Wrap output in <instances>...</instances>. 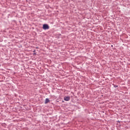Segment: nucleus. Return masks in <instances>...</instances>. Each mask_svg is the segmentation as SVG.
Segmentation results:
<instances>
[{
	"instance_id": "20e7f679",
	"label": "nucleus",
	"mask_w": 130,
	"mask_h": 130,
	"mask_svg": "<svg viewBox=\"0 0 130 130\" xmlns=\"http://www.w3.org/2000/svg\"><path fill=\"white\" fill-rule=\"evenodd\" d=\"M118 87V86H117V85L114 86V87H115V88H116V87Z\"/></svg>"
},
{
	"instance_id": "f257e3e1",
	"label": "nucleus",
	"mask_w": 130,
	"mask_h": 130,
	"mask_svg": "<svg viewBox=\"0 0 130 130\" xmlns=\"http://www.w3.org/2000/svg\"><path fill=\"white\" fill-rule=\"evenodd\" d=\"M43 29L44 30H48V29H49V26L47 24H44L43 25Z\"/></svg>"
},
{
	"instance_id": "7ed1b4c3",
	"label": "nucleus",
	"mask_w": 130,
	"mask_h": 130,
	"mask_svg": "<svg viewBox=\"0 0 130 130\" xmlns=\"http://www.w3.org/2000/svg\"><path fill=\"white\" fill-rule=\"evenodd\" d=\"M48 102H49V99H46L45 101V104H47V103H48Z\"/></svg>"
},
{
	"instance_id": "f03ea898",
	"label": "nucleus",
	"mask_w": 130,
	"mask_h": 130,
	"mask_svg": "<svg viewBox=\"0 0 130 130\" xmlns=\"http://www.w3.org/2000/svg\"><path fill=\"white\" fill-rule=\"evenodd\" d=\"M64 101H70L71 100V97L70 96H65L64 98Z\"/></svg>"
}]
</instances>
